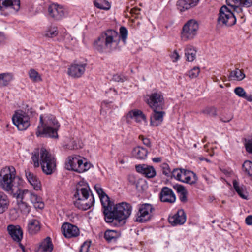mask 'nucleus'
<instances>
[{"label": "nucleus", "instance_id": "47", "mask_svg": "<svg viewBox=\"0 0 252 252\" xmlns=\"http://www.w3.org/2000/svg\"><path fill=\"white\" fill-rule=\"evenodd\" d=\"M200 72V69L198 67H194L188 72V76L190 78L197 77Z\"/></svg>", "mask_w": 252, "mask_h": 252}, {"label": "nucleus", "instance_id": "27", "mask_svg": "<svg viewBox=\"0 0 252 252\" xmlns=\"http://www.w3.org/2000/svg\"><path fill=\"white\" fill-rule=\"evenodd\" d=\"M40 224L38 220L32 219L29 220L27 225V230L30 235H34L40 230Z\"/></svg>", "mask_w": 252, "mask_h": 252}, {"label": "nucleus", "instance_id": "24", "mask_svg": "<svg viewBox=\"0 0 252 252\" xmlns=\"http://www.w3.org/2000/svg\"><path fill=\"white\" fill-rule=\"evenodd\" d=\"M25 175L29 183L36 190L41 189V183L37 176L29 169L25 170Z\"/></svg>", "mask_w": 252, "mask_h": 252}, {"label": "nucleus", "instance_id": "44", "mask_svg": "<svg viewBox=\"0 0 252 252\" xmlns=\"http://www.w3.org/2000/svg\"><path fill=\"white\" fill-rule=\"evenodd\" d=\"M185 179L184 183L190 185L195 184L198 180V178L196 174L191 171H189V173L187 174Z\"/></svg>", "mask_w": 252, "mask_h": 252}, {"label": "nucleus", "instance_id": "48", "mask_svg": "<svg viewBox=\"0 0 252 252\" xmlns=\"http://www.w3.org/2000/svg\"><path fill=\"white\" fill-rule=\"evenodd\" d=\"M184 169H174L171 172L172 176L175 178L176 180H179L181 179V175Z\"/></svg>", "mask_w": 252, "mask_h": 252}, {"label": "nucleus", "instance_id": "13", "mask_svg": "<svg viewBox=\"0 0 252 252\" xmlns=\"http://www.w3.org/2000/svg\"><path fill=\"white\" fill-rule=\"evenodd\" d=\"M49 15L56 20H60L65 16V10L64 8L57 3H53L48 8Z\"/></svg>", "mask_w": 252, "mask_h": 252}, {"label": "nucleus", "instance_id": "36", "mask_svg": "<svg viewBox=\"0 0 252 252\" xmlns=\"http://www.w3.org/2000/svg\"><path fill=\"white\" fill-rule=\"evenodd\" d=\"M94 6L100 9L108 10L111 8L110 3L106 0H95L94 1Z\"/></svg>", "mask_w": 252, "mask_h": 252}, {"label": "nucleus", "instance_id": "37", "mask_svg": "<svg viewBox=\"0 0 252 252\" xmlns=\"http://www.w3.org/2000/svg\"><path fill=\"white\" fill-rule=\"evenodd\" d=\"M233 15L235 18V23L236 22L237 18L239 19L241 23H243L245 21V15L243 13V10L242 7L240 6H237L234 8V9L232 11Z\"/></svg>", "mask_w": 252, "mask_h": 252}, {"label": "nucleus", "instance_id": "61", "mask_svg": "<svg viewBox=\"0 0 252 252\" xmlns=\"http://www.w3.org/2000/svg\"><path fill=\"white\" fill-rule=\"evenodd\" d=\"M140 9L137 7H134L130 10V13L132 14H138Z\"/></svg>", "mask_w": 252, "mask_h": 252}, {"label": "nucleus", "instance_id": "55", "mask_svg": "<svg viewBox=\"0 0 252 252\" xmlns=\"http://www.w3.org/2000/svg\"><path fill=\"white\" fill-rule=\"evenodd\" d=\"M170 57L173 62H177L180 56L176 50H174L170 55Z\"/></svg>", "mask_w": 252, "mask_h": 252}, {"label": "nucleus", "instance_id": "32", "mask_svg": "<svg viewBox=\"0 0 252 252\" xmlns=\"http://www.w3.org/2000/svg\"><path fill=\"white\" fill-rule=\"evenodd\" d=\"M53 248L50 238L48 237L40 245L37 252H52Z\"/></svg>", "mask_w": 252, "mask_h": 252}, {"label": "nucleus", "instance_id": "22", "mask_svg": "<svg viewBox=\"0 0 252 252\" xmlns=\"http://www.w3.org/2000/svg\"><path fill=\"white\" fill-rule=\"evenodd\" d=\"M199 1V0H178L177 2V8L181 12L185 11L196 6Z\"/></svg>", "mask_w": 252, "mask_h": 252}, {"label": "nucleus", "instance_id": "2", "mask_svg": "<svg viewBox=\"0 0 252 252\" xmlns=\"http://www.w3.org/2000/svg\"><path fill=\"white\" fill-rule=\"evenodd\" d=\"M31 159L35 168L40 165L43 172L46 175H51L56 169V161L46 149H35L32 153Z\"/></svg>", "mask_w": 252, "mask_h": 252}, {"label": "nucleus", "instance_id": "54", "mask_svg": "<svg viewBox=\"0 0 252 252\" xmlns=\"http://www.w3.org/2000/svg\"><path fill=\"white\" fill-rule=\"evenodd\" d=\"M226 3L228 6H231L233 8V10L234 9L235 7L239 6L238 0H226Z\"/></svg>", "mask_w": 252, "mask_h": 252}, {"label": "nucleus", "instance_id": "7", "mask_svg": "<svg viewBox=\"0 0 252 252\" xmlns=\"http://www.w3.org/2000/svg\"><path fill=\"white\" fill-rule=\"evenodd\" d=\"M198 29L199 25L195 20H189L183 27L181 38L185 41L193 39L197 35Z\"/></svg>", "mask_w": 252, "mask_h": 252}, {"label": "nucleus", "instance_id": "63", "mask_svg": "<svg viewBox=\"0 0 252 252\" xmlns=\"http://www.w3.org/2000/svg\"><path fill=\"white\" fill-rule=\"evenodd\" d=\"M243 98L246 99L249 102H252V95L250 94L248 95L247 94H246Z\"/></svg>", "mask_w": 252, "mask_h": 252}, {"label": "nucleus", "instance_id": "50", "mask_svg": "<svg viewBox=\"0 0 252 252\" xmlns=\"http://www.w3.org/2000/svg\"><path fill=\"white\" fill-rule=\"evenodd\" d=\"M64 42L66 45H73L76 42V40L73 39L68 34H66L64 37Z\"/></svg>", "mask_w": 252, "mask_h": 252}, {"label": "nucleus", "instance_id": "26", "mask_svg": "<svg viewBox=\"0 0 252 252\" xmlns=\"http://www.w3.org/2000/svg\"><path fill=\"white\" fill-rule=\"evenodd\" d=\"M20 0H0V9L3 8H11L16 11H18L20 8Z\"/></svg>", "mask_w": 252, "mask_h": 252}, {"label": "nucleus", "instance_id": "39", "mask_svg": "<svg viewBox=\"0 0 252 252\" xmlns=\"http://www.w3.org/2000/svg\"><path fill=\"white\" fill-rule=\"evenodd\" d=\"M30 79L34 83L42 81L41 75L34 69H30L28 72Z\"/></svg>", "mask_w": 252, "mask_h": 252}, {"label": "nucleus", "instance_id": "23", "mask_svg": "<svg viewBox=\"0 0 252 252\" xmlns=\"http://www.w3.org/2000/svg\"><path fill=\"white\" fill-rule=\"evenodd\" d=\"M126 118L127 120L134 119L137 123H140L142 120L145 123H147L145 115L142 111L138 109H133L129 111L126 114Z\"/></svg>", "mask_w": 252, "mask_h": 252}, {"label": "nucleus", "instance_id": "58", "mask_svg": "<svg viewBox=\"0 0 252 252\" xmlns=\"http://www.w3.org/2000/svg\"><path fill=\"white\" fill-rule=\"evenodd\" d=\"M170 172L168 165L164 164L163 166V173L165 175L168 176Z\"/></svg>", "mask_w": 252, "mask_h": 252}, {"label": "nucleus", "instance_id": "8", "mask_svg": "<svg viewBox=\"0 0 252 252\" xmlns=\"http://www.w3.org/2000/svg\"><path fill=\"white\" fill-rule=\"evenodd\" d=\"M218 24L221 26H232L235 24V18L232 11L226 6H222L220 9Z\"/></svg>", "mask_w": 252, "mask_h": 252}, {"label": "nucleus", "instance_id": "41", "mask_svg": "<svg viewBox=\"0 0 252 252\" xmlns=\"http://www.w3.org/2000/svg\"><path fill=\"white\" fill-rule=\"evenodd\" d=\"M176 189L179 194V198L181 201L186 202L187 201V191L185 188L182 185H178L176 187Z\"/></svg>", "mask_w": 252, "mask_h": 252}, {"label": "nucleus", "instance_id": "15", "mask_svg": "<svg viewBox=\"0 0 252 252\" xmlns=\"http://www.w3.org/2000/svg\"><path fill=\"white\" fill-rule=\"evenodd\" d=\"M61 231L66 238L76 237L80 233L79 229L76 226L67 222L64 223L62 225Z\"/></svg>", "mask_w": 252, "mask_h": 252}, {"label": "nucleus", "instance_id": "53", "mask_svg": "<svg viewBox=\"0 0 252 252\" xmlns=\"http://www.w3.org/2000/svg\"><path fill=\"white\" fill-rule=\"evenodd\" d=\"M94 188L95 191H96L97 193L99 195V197H100V196H102V195H104L105 194H106L104 192L103 189L102 188V187L100 184H96L94 186Z\"/></svg>", "mask_w": 252, "mask_h": 252}, {"label": "nucleus", "instance_id": "6", "mask_svg": "<svg viewBox=\"0 0 252 252\" xmlns=\"http://www.w3.org/2000/svg\"><path fill=\"white\" fill-rule=\"evenodd\" d=\"M91 164L86 159L78 155L69 156L65 162V168L78 173H83L89 170Z\"/></svg>", "mask_w": 252, "mask_h": 252}, {"label": "nucleus", "instance_id": "10", "mask_svg": "<svg viewBox=\"0 0 252 252\" xmlns=\"http://www.w3.org/2000/svg\"><path fill=\"white\" fill-rule=\"evenodd\" d=\"M154 210V208L150 204L141 205L137 213L135 221L141 223L147 221L151 219Z\"/></svg>", "mask_w": 252, "mask_h": 252}, {"label": "nucleus", "instance_id": "38", "mask_svg": "<svg viewBox=\"0 0 252 252\" xmlns=\"http://www.w3.org/2000/svg\"><path fill=\"white\" fill-rule=\"evenodd\" d=\"M58 34V30L57 27L51 26L48 27L44 32L43 35L46 37L53 38Z\"/></svg>", "mask_w": 252, "mask_h": 252}, {"label": "nucleus", "instance_id": "18", "mask_svg": "<svg viewBox=\"0 0 252 252\" xmlns=\"http://www.w3.org/2000/svg\"><path fill=\"white\" fill-rule=\"evenodd\" d=\"M153 112L150 116V125L153 126H158L163 122L165 112L160 111L159 109H153Z\"/></svg>", "mask_w": 252, "mask_h": 252}, {"label": "nucleus", "instance_id": "28", "mask_svg": "<svg viewBox=\"0 0 252 252\" xmlns=\"http://www.w3.org/2000/svg\"><path fill=\"white\" fill-rule=\"evenodd\" d=\"M9 204L10 201L8 196L4 192L0 191V214L8 209Z\"/></svg>", "mask_w": 252, "mask_h": 252}, {"label": "nucleus", "instance_id": "14", "mask_svg": "<svg viewBox=\"0 0 252 252\" xmlns=\"http://www.w3.org/2000/svg\"><path fill=\"white\" fill-rule=\"evenodd\" d=\"M91 191L88 185L83 181L78 183L76 185V190L74 194V199L84 198L91 196Z\"/></svg>", "mask_w": 252, "mask_h": 252}, {"label": "nucleus", "instance_id": "20", "mask_svg": "<svg viewBox=\"0 0 252 252\" xmlns=\"http://www.w3.org/2000/svg\"><path fill=\"white\" fill-rule=\"evenodd\" d=\"M137 172L144 175L145 177L151 178L156 175V171L153 166L146 164H139L135 166Z\"/></svg>", "mask_w": 252, "mask_h": 252}, {"label": "nucleus", "instance_id": "64", "mask_svg": "<svg viewBox=\"0 0 252 252\" xmlns=\"http://www.w3.org/2000/svg\"><path fill=\"white\" fill-rule=\"evenodd\" d=\"M113 79L117 82L123 81V79L121 77L120 75H116L113 76Z\"/></svg>", "mask_w": 252, "mask_h": 252}, {"label": "nucleus", "instance_id": "34", "mask_svg": "<svg viewBox=\"0 0 252 252\" xmlns=\"http://www.w3.org/2000/svg\"><path fill=\"white\" fill-rule=\"evenodd\" d=\"M233 185L235 191L243 199H246L247 196L246 195V193L247 192L245 187L243 185H240L236 180L233 181Z\"/></svg>", "mask_w": 252, "mask_h": 252}, {"label": "nucleus", "instance_id": "33", "mask_svg": "<svg viewBox=\"0 0 252 252\" xmlns=\"http://www.w3.org/2000/svg\"><path fill=\"white\" fill-rule=\"evenodd\" d=\"M29 197L32 203L33 204L35 208L43 209L44 207V204L42 201L41 198L37 195L30 192Z\"/></svg>", "mask_w": 252, "mask_h": 252}, {"label": "nucleus", "instance_id": "3", "mask_svg": "<svg viewBox=\"0 0 252 252\" xmlns=\"http://www.w3.org/2000/svg\"><path fill=\"white\" fill-rule=\"evenodd\" d=\"M132 206L126 202H121L116 204L108 216L105 218L107 223H113L114 225L120 226L124 224L126 220L131 213Z\"/></svg>", "mask_w": 252, "mask_h": 252}, {"label": "nucleus", "instance_id": "21", "mask_svg": "<svg viewBox=\"0 0 252 252\" xmlns=\"http://www.w3.org/2000/svg\"><path fill=\"white\" fill-rule=\"evenodd\" d=\"M186 220V214L182 209L178 210L174 216L169 218V222L173 226L183 224Z\"/></svg>", "mask_w": 252, "mask_h": 252}, {"label": "nucleus", "instance_id": "30", "mask_svg": "<svg viewBox=\"0 0 252 252\" xmlns=\"http://www.w3.org/2000/svg\"><path fill=\"white\" fill-rule=\"evenodd\" d=\"M148 150L141 146H137L132 151V154L136 158L139 159H145L148 154Z\"/></svg>", "mask_w": 252, "mask_h": 252}, {"label": "nucleus", "instance_id": "4", "mask_svg": "<svg viewBox=\"0 0 252 252\" xmlns=\"http://www.w3.org/2000/svg\"><path fill=\"white\" fill-rule=\"evenodd\" d=\"M60 125L55 116L47 115L43 121L42 115L40 116V125L38 126L36 135L37 137L58 138L57 131Z\"/></svg>", "mask_w": 252, "mask_h": 252}, {"label": "nucleus", "instance_id": "31", "mask_svg": "<svg viewBox=\"0 0 252 252\" xmlns=\"http://www.w3.org/2000/svg\"><path fill=\"white\" fill-rule=\"evenodd\" d=\"M185 54L186 60L192 62L196 58V50L191 45H187L185 49Z\"/></svg>", "mask_w": 252, "mask_h": 252}, {"label": "nucleus", "instance_id": "57", "mask_svg": "<svg viewBox=\"0 0 252 252\" xmlns=\"http://www.w3.org/2000/svg\"><path fill=\"white\" fill-rule=\"evenodd\" d=\"M90 245L85 242L81 246L79 252H88L89 250Z\"/></svg>", "mask_w": 252, "mask_h": 252}, {"label": "nucleus", "instance_id": "25", "mask_svg": "<svg viewBox=\"0 0 252 252\" xmlns=\"http://www.w3.org/2000/svg\"><path fill=\"white\" fill-rule=\"evenodd\" d=\"M101 204L104 209L103 213L105 218L108 216V213H110L113 206V203L110 201L108 196L105 194L99 197Z\"/></svg>", "mask_w": 252, "mask_h": 252}, {"label": "nucleus", "instance_id": "9", "mask_svg": "<svg viewBox=\"0 0 252 252\" xmlns=\"http://www.w3.org/2000/svg\"><path fill=\"white\" fill-rule=\"evenodd\" d=\"M147 102L152 109H162L164 106V99L162 93L158 90L153 92L149 95V98Z\"/></svg>", "mask_w": 252, "mask_h": 252}, {"label": "nucleus", "instance_id": "29", "mask_svg": "<svg viewBox=\"0 0 252 252\" xmlns=\"http://www.w3.org/2000/svg\"><path fill=\"white\" fill-rule=\"evenodd\" d=\"M119 231L113 230H107L104 233V238L108 242H114L120 237Z\"/></svg>", "mask_w": 252, "mask_h": 252}, {"label": "nucleus", "instance_id": "51", "mask_svg": "<svg viewBox=\"0 0 252 252\" xmlns=\"http://www.w3.org/2000/svg\"><path fill=\"white\" fill-rule=\"evenodd\" d=\"M239 6L249 7L252 5V0H238Z\"/></svg>", "mask_w": 252, "mask_h": 252}, {"label": "nucleus", "instance_id": "1", "mask_svg": "<svg viewBox=\"0 0 252 252\" xmlns=\"http://www.w3.org/2000/svg\"><path fill=\"white\" fill-rule=\"evenodd\" d=\"M127 35V30L125 27H120V34L115 30H107L102 32L94 41V48L100 53H111L119 50L121 39L125 44Z\"/></svg>", "mask_w": 252, "mask_h": 252}, {"label": "nucleus", "instance_id": "40", "mask_svg": "<svg viewBox=\"0 0 252 252\" xmlns=\"http://www.w3.org/2000/svg\"><path fill=\"white\" fill-rule=\"evenodd\" d=\"M242 171L252 179V162L249 160L245 161L242 165Z\"/></svg>", "mask_w": 252, "mask_h": 252}, {"label": "nucleus", "instance_id": "17", "mask_svg": "<svg viewBox=\"0 0 252 252\" xmlns=\"http://www.w3.org/2000/svg\"><path fill=\"white\" fill-rule=\"evenodd\" d=\"M159 198L161 202L167 203H173L176 201V196L173 191L167 187L162 188L159 193Z\"/></svg>", "mask_w": 252, "mask_h": 252}, {"label": "nucleus", "instance_id": "56", "mask_svg": "<svg viewBox=\"0 0 252 252\" xmlns=\"http://www.w3.org/2000/svg\"><path fill=\"white\" fill-rule=\"evenodd\" d=\"M245 147L248 152L252 153V138L245 144Z\"/></svg>", "mask_w": 252, "mask_h": 252}, {"label": "nucleus", "instance_id": "43", "mask_svg": "<svg viewBox=\"0 0 252 252\" xmlns=\"http://www.w3.org/2000/svg\"><path fill=\"white\" fill-rule=\"evenodd\" d=\"M30 192L27 190L18 189L16 193L14 194V197L17 199V202L23 201V200L25 197L28 195H29Z\"/></svg>", "mask_w": 252, "mask_h": 252}, {"label": "nucleus", "instance_id": "49", "mask_svg": "<svg viewBox=\"0 0 252 252\" xmlns=\"http://www.w3.org/2000/svg\"><path fill=\"white\" fill-rule=\"evenodd\" d=\"M234 93L240 97L243 98L246 94L244 89L241 87H237L234 90Z\"/></svg>", "mask_w": 252, "mask_h": 252}, {"label": "nucleus", "instance_id": "62", "mask_svg": "<svg viewBox=\"0 0 252 252\" xmlns=\"http://www.w3.org/2000/svg\"><path fill=\"white\" fill-rule=\"evenodd\" d=\"M232 118H233V115L231 114H230V115H229V116L227 118L223 119V118H221V120L224 122H228L230 120H231Z\"/></svg>", "mask_w": 252, "mask_h": 252}, {"label": "nucleus", "instance_id": "60", "mask_svg": "<svg viewBox=\"0 0 252 252\" xmlns=\"http://www.w3.org/2000/svg\"><path fill=\"white\" fill-rule=\"evenodd\" d=\"M245 222L247 225H252V216L250 215L247 217L245 219Z\"/></svg>", "mask_w": 252, "mask_h": 252}, {"label": "nucleus", "instance_id": "59", "mask_svg": "<svg viewBox=\"0 0 252 252\" xmlns=\"http://www.w3.org/2000/svg\"><path fill=\"white\" fill-rule=\"evenodd\" d=\"M189 170L184 169L181 175V179H180L179 181L184 183V181L186 179L185 178H186L187 174L189 173Z\"/></svg>", "mask_w": 252, "mask_h": 252}, {"label": "nucleus", "instance_id": "12", "mask_svg": "<svg viewBox=\"0 0 252 252\" xmlns=\"http://www.w3.org/2000/svg\"><path fill=\"white\" fill-rule=\"evenodd\" d=\"M12 121L19 130H25L30 125L29 117L23 112H16L12 117Z\"/></svg>", "mask_w": 252, "mask_h": 252}, {"label": "nucleus", "instance_id": "46", "mask_svg": "<svg viewBox=\"0 0 252 252\" xmlns=\"http://www.w3.org/2000/svg\"><path fill=\"white\" fill-rule=\"evenodd\" d=\"M202 112L204 114L211 116H215L217 115L216 109L213 107H207L203 110Z\"/></svg>", "mask_w": 252, "mask_h": 252}, {"label": "nucleus", "instance_id": "19", "mask_svg": "<svg viewBox=\"0 0 252 252\" xmlns=\"http://www.w3.org/2000/svg\"><path fill=\"white\" fill-rule=\"evenodd\" d=\"M7 231L12 239L17 242H20L23 238V231L19 225H9Z\"/></svg>", "mask_w": 252, "mask_h": 252}, {"label": "nucleus", "instance_id": "35", "mask_svg": "<svg viewBox=\"0 0 252 252\" xmlns=\"http://www.w3.org/2000/svg\"><path fill=\"white\" fill-rule=\"evenodd\" d=\"M228 77L230 80L241 81L245 77V75L241 70L236 69L231 71Z\"/></svg>", "mask_w": 252, "mask_h": 252}, {"label": "nucleus", "instance_id": "45", "mask_svg": "<svg viewBox=\"0 0 252 252\" xmlns=\"http://www.w3.org/2000/svg\"><path fill=\"white\" fill-rule=\"evenodd\" d=\"M18 207L21 211L24 214H27L30 211V206L25 202H17Z\"/></svg>", "mask_w": 252, "mask_h": 252}, {"label": "nucleus", "instance_id": "5", "mask_svg": "<svg viewBox=\"0 0 252 252\" xmlns=\"http://www.w3.org/2000/svg\"><path fill=\"white\" fill-rule=\"evenodd\" d=\"M20 180L16 176V172L13 166L6 167L0 171V187L6 192L13 191V188L17 186V181Z\"/></svg>", "mask_w": 252, "mask_h": 252}, {"label": "nucleus", "instance_id": "42", "mask_svg": "<svg viewBox=\"0 0 252 252\" xmlns=\"http://www.w3.org/2000/svg\"><path fill=\"white\" fill-rule=\"evenodd\" d=\"M1 86H6L13 80V75L11 73L0 74Z\"/></svg>", "mask_w": 252, "mask_h": 252}, {"label": "nucleus", "instance_id": "16", "mask_svg": "<svg viewBox=\"0 0 252 252\" xmlns=\"http://www.w3.org/2000/svg\"><path fill=\"white\" fill-rule=\"evenodd\" d=\"M74 205L79 209L86 210L90 208L94 203V198L92 194L91 196L84 198H79L74 200Z\"/></svg>", "mask_w": 252, "mask_h": 252}, {"label": "nucleus", "instance_id": "52", "mask_svg": "<svg viewBox=\"0 0 252 252\" xmlns=\"http://www.w3.org/2000/svg\"><path fill=\"white\" fill-rule=\"evenodd\" d=\"M139 138L142 141L143 144L147 147L151 148L152 144L151 141L149 138H145L143 135H140L139 136Z\"/></svg>", "mask_w": 252, "mask_h": 252}, {"label": "nucleus", "instance_id": "11", "mask_svg": "<svg viewBox=\"0 0 252 252\" xmlns=\"http://www.w3.org/2000/svg\"><path fill=\"white\" fill-rule=\"evenodd\" d=\"M87 66L86 62L75 61L68 68L67 74L74 78L81 77L84 74Z\"/></svg>", "mask_w": 252, "mask_h": 252}]
</instances>
